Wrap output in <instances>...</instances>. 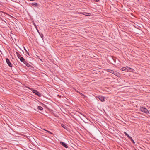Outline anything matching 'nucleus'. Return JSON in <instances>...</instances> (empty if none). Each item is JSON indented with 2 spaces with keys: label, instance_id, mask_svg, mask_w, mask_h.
<instances>
[{
  "label": "nucleus",
  "instance_id": "a211bd4d",
  "mask_svg": "<svg viewBox=\"0 0 150 150\" xmlns=\"http://www.w3.org/2000/svg\"><path fill=\"white\" fill-rule=\"evenodd\" d=\"M127 137H128V138L130 139L131 138V137H130L129 135L128 134V135H127Z\"/></svg>",
  "mask_w": 150,
  "mask_h": 150
},
{
  "label": "nucleus",
  "instance_id": "dca6fc26",
  "mask_svg": "<svg viewBox=\"0 0 150 150\" xmlns=\"http://www.w3.org/2000/svg\"><path fill=\"white\" fill-rule=\"evenodd\" d=\"M61 126L62 127H63V128L64 129L65 128V127H66L63 124H62Z\"/></svg>",
  "mask_w": 150,
  "mask_h": 150
},
{
  "label": "nucleus",
  "instance_id": "20e7f679",
  "mask_svg": "<svg viewBox=\"0 0 150 150\" xmlns=\"http://www.w3.org/2000/svg\"><path fill=\"white\" fill-rule=\"evenodd\" d=\"M140 110L142 112H144L145 113H149L148 110L145 108L144 107H141L140 108Z\"/></svg>",
  "mask_w": 150,
  "mask_h": 150
},
{
  "label": "nucleus",
  "instance_id": "f257e3e1",
  "mask_svg": "<svg viewBox=\"0 0 150 150\" xmlns=\"http://www.w3.org/2000/svg\"><path fill=\"white\" fill-rule=\"evenodd\" d=\"M121 70L124 71H131L132 69L129 67H126L122 68Z\"/></svg>",
  "mask_w": 150,
  "mask_h": 150
},
{
  "label": "nucleus",
  "instance_id": "6ab92c4d",
  "mask_svg": "<svg viewBox=\"0 0 150 150\" xmlns=\"http://www.w3.org/2000/svg\"><path fill=\"white\" fill-rule=\"evenodd\" d=\"M124 133L126 135V136H127V135H128V134L126 132H124Z\"/></svg>",
  "mask_w": 150,
  "mask_h": 150
},
{
  "label": "nucleus",
  "instance_id": "9b49d317",
  "mask_svg": "<svg viewBox=\"0 0 150 150\" xmlns=\"http://www.w3.org/2000/svg\"><path fill=\"white\" fill-rule=\"evenodd\" d=\"M16 53H17V57H18V58L19 59L20 58V57H21V55L18 53L17 52H16Z\"/></svg>",
  "mask_w": 150,
  "mask_h": 150
},
{
  "label": "nucleus",
  "instance_id": "7ed1b4c3",
  "mask_svg": "<svg viewBox=\"0 0 150 150\" xmlns=\"http://www.w3.org/2000/svg\"><path fill=\"white\" fill-rule=\"evenodd\" d=\"M107 71L108 72H110L113 74H114L115 75H116V76H118L119 74V73H118L117 72L114 71L112 70L107 69Z\"/></svg>",
  "mask_w": 150,
  "mask_h": 150
},
{
  "label": "nucleus",
  "instance_id": "2eb2a0df",
  "mask_svg": "<svg viewBox=\"0 0 150 150\" xmlns=\"http://www.w3.org/2000/svg\"><path fill=\"white\" fill-rule=\"evenodd\" d=\"M130 139L131 140V141L132 142V143L134 144H135V142L134 141V140L132 139V137H131V138Z\"/></svg>",
  "mask_w": 150,
  "mask_h": 150
},
{
  "label": "nucleus",
  "instance_id": "1a4fd4ad",
  "mask_svg": "<svg viewBox=\"0 0 150 150\" xmlns=\"http://www.w3.org/2000/svg\"><path fill=\"white\" fill-rule=\"evenodd\" d=\"M80 14H82L84 15L88 16L90 13L86 12H82L80 13Z\"/></svg>",
  "mask_w": 150,
  "mask_h": 150
},
{
  "label": "nucleus",
  "instance_id": "412c9836",
  "mask_svg": "<svg viewBox=\"0 0 150 150\" xmlns=\"http://www.w3.org/2000/svg\"><path fill=\"white\" fill-rule=\"evenodd\" d=\"M41 37L42 38L43 37V35H41Z\"/></svg>",
  "mask_w": 150,
  "mask_h": 150
},
{
  "label": "nucleus",
  "instance_id": "f8f14e48",
  "mask_svg": "<svg viewBox=\"0 0 150 150\" xmlns=\"http://www.w3.org/2000/svg\"><path fill=\"white\" fill-rule=\"evenodd\" d=\"M38 3H33L31 4L32 6H37L38 5Z\"/></svg>",
  "mask_w": 150,
  "mask_h": 150
},
{
  "label": "nucleus",
  "instance_id": "4be33fe9",
  "mask_svg": "<svg viewBox=\"0 0 150 150\" xmlns=\"http://www.w3.org/2000/svg\"><path fill=\"white\" fill-rule=\"evenodd\" d=\"M96 1L98 2L99 1V0H95Z\"/></svg>",
  "mask_w": 150,
  "mask_h": 150
},
{
  "label": "nucleus",
  "instance_id": "6e6552de",
  "mask_svg": "<svg viewBox=\"0 0 150 150\" xmlns=\"http://www.w3.org/2000/svg\"><path fill=\"white\" fill-rule=\"evenodd\" d=\"M19 59L21 61L23 62V63H24L26 61L25 59L22 57H20Z\"/></svg>",
  "mask_w": 150,
  "mask_h": 150
},
{
  "label": "nucleus",
  "instance_id": "9d476101",
  "mask_svg": "<svg viewBox=\"0 0 150 150\" xmlns=\"http://www.w3.org/2000/svg\"><path fill=\"white\" fill-rule=\"evenodd\" d=\"M24 63L28 67H30L31 66L26 61Z\"/></svg>",
  "mask_w": 150,
  "mask_h": 150
},
{
  "label": "nucleus",
  "instance_id": "423d86ee",
  "mask_svg": "<svg viewBox=\"0 0 150 150\" xmlns=\"http://www.w3.org/2000/svg\"><path fill=\"white\" fill-rule=\"evenodd\" d=\"M6 61L7 64H8L9 66L10 67H12L13 65L10 62L9 59L7 58H6Z\"/></svg>",
  "mask_w": 150,
  "mask_h": 150
},
{
  "label": "nucleus",
  "instance_id": "f03ea898",
  "mask_svg": "<svg viewBox=\"0 0 150 150\" xmlns=\"http://www.w3.org/2000/svg\"><path fill=\"white\" fill-rule=\"evenodd\" d=\"M29 89L31 90V91L34 93L35 95H38L39 97H40L41 96V94L37 90H34L33 89L29 88Z\"/></svg>",
  "mask_w": 150,
  "mask_h": 150
},
{
  "label": "nucleus",
  "instance_id": "0eeeda50",
  "mask_svg": "<svg viewBox=\"0 0 150 150\" xmlns=\"http://www.w3.org/2000/svg\"><path fill=\"white\" fill-rule=\"evenodd\" d=\"M60 144L66 148H67L68 147V146L67 145V144L64 142H63L61 141L60 142Z\"/></svg>",
  "mask_w": 150,
  "mask_h": 150
},
{
  "label": "nucleus",
  "instance_id": "4468645a",
  "mask_svg": "<svg viewBox=\"0 0 150 150\" xmlns=\"http://www.w3.org/2000/svg\"><path fill=\"white\" fill-rule=\"evenodd\" d=\"M24 50H25V51L26 52V54L30 56L29 55V53L27 51V50L24 47Z\"/></svg>",
  "mask_w": 150,
  "mask_h": 150
},
{
  "label": "nucleus",
  "instance_id": "39448f33",
  "mask_svg": "<svg viewBox=\"0 0 150 150\" xmlns=\"http://www.w3.org/2000/svg\"><path fill=\"white\" fill-rule=\"evenodd\" d=\"M96 99L98 98L101 102H104L105 101V97L103 96H96Z\"/></svg>",
  "mask_w": 150,
  "mask_h": 150
},
{
  "label": "nucleus",
  "instance_id": "f3484780",
  "mask_svg": "<svg viewBox=\"0 0 150 150\" xmlns=\"http://www.w3.org/2000/svg\"><path fill=\"white\" fill-rule=\"evenodd\" d=\"M127 137H128V138L130 139L131 138V137H130L129 135L128 134V135H127Z\"/></svg>",
  "mask_w": 150,
  "mask_h": 150
},
{
  "label": "nucleus",
  "instance_id": "aec40b11",
  "mask_svg": "<svg viewBox=\"0 0 150 150\" xmlns=\"http://www.w3.org/2000/svg\"><path fill=\"white\" fill-rule=\"evenodd\" d=\"M46 131H47V132H48L49 133H50V134H52V133L51 132H50V131H47V130H46Z\"/></svg>",
  "mask_w": 150,
  "mask_h": 150
},
{
  "label": "nucleus",
  "instance_id": "ddd939ff",
  "mask_svg": "<svg viewBox=\"0 0 150 150\" xmlns=\"http://www.w3.org/2000/svg\"><path fill=\"white\" fill-rule=\"evenodd\" d=\"M38 109H39L40 110H43V108L41 106H38Z\"/></svg>",
  "mask_w": 150,
  "mask_h": 150
},
{
  "label": "nucleus",
  "instance_id": "5701e85b",
  "mask_svg": "<svg viewBox=\"0 0 150 150\" xmlns=\"http://www.w3.org/2000/svg\"><path fill=\"white\" fill-rule=\"evenodd\" d=\"M35 0H30V1H35Z\"/></svg>",
  "mask_w": 150,
  "mask_h": 150
}]
</instances>
